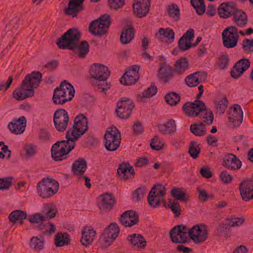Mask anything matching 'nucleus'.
<instances>
[{
  "label": "nucleus",
  "mask_w": 253,
  "mask_h": 253,
  "mask_svg": "<svg viewBox=\"0 0 253 253\" xmlns=\"http://www.w3.org/2000/svg\"><path fill=\"white\" fill-rule=\"evenodd\" d=\"M225 221L227 226L236 227L241 226L245 222V219L242 217H228Z\"/></svg>",
  "instance_id": "47"
},
{
  "label": "nucleus",
  "mask_w": 253,
  "mask_h": 253,
  "mask_svg": "<svg viewBox=\"0 0 253 253\" xmlns=\"http://www.w3.org/2000/svg\"><path fill=\"white\" fill-rule=\"evenodd\" d=\"M242 47L246 52H253V39L243 40L242 42Z\"/></svg>",
  "instance_id": "64"
},
{
  "label": "nucleus",
  "mask_w": 253,
  "mask_h": 253,
  "mask_svg": "<svg viewBox=\"0 0 253 253\" xmlns=\"http://www.w3.org/2000/svg\"><path fill=\"white\" fill-rule=\"evenodd\" d=\"M56 230L55 225L52 222H49L44 224L43 229L42 230V234H48L49 235L53 234Z\"/></svg>",
  "instance_id": "62"
},
{
  "label": "nucleus",
  "mask_w": 253,
  "mask_h": 253,
  "mask_svg": "<svg viewBox=\"0 0 253 253\" xmlns=\"http://www.w3.org/2000/svg\"><path fill=\"white\" fill-rule=\"evenodd\" d=\"M36 137L38 141L41 143L51 142L54 139L53 130L49 127H41L37 130Z\"/></svg>",
  "instance_id": "25"
},
{
  "label": "nucleus",
  "mask_w": 253,
  "mask_h": 253,
  "mask_svg": "<svg viewBox=\"0 0 253 253\" xmlns=\"http://www.w3.org/2000/svg\"><path fill=\"white\" fill-rule=\"evenodd\" d=\"M168 13L174 20H178L180 16V10L177 5L172 4L169 6Z\"/></svg>",
  "instance_id": "60"
},
{
  "label": "nucleus",
  "mask_w": 253,
  "mask_h": 253,
  "mask_svg": "<svg viewBox=\"0 0 253 253\" xmlns=\"http://www.w3.org/2000/svg\"><path fill=\"white\" fill-rule=\"evenodd\" d=\"M42 211L44 213L43 216L45 219H50L54 218L57 213V209L52 203H47L43 204Z\"/></svg>",
  "instance_id": "36"
},
{
  "label": "nucleus",
  "mask_w": 253,
  "mask_h": 253,
  "mask_svg": "<svg viewBox=\"0 0 253 253\" xmlns=\"http://www.w3.org/2000/svg\"><path fill=\"white\" fill-rule=\"evenodd\" d=\"M134 107V103L129 98H122L117 103V108L116 109V112L119 118L127 119L129 117Z\"/></svg>",
  "instance_id": "15"
},
{
  "label": "nucleus",
  "mask_w": 253,
  "mask_h": 253,
  "mask_svg": "<svg viewBox=\"0 0 253 253\" xmlns=\"http://www.w3.org/2000/svg\"><path fill=\"white\" fill-rule=\"evenodd\" d=\"M81 242L84 246L87 247L92 244L96 237V231L91 226H84L81 230Z\"/></svg>",
  "instance_id": "22"
},
{
  "label": "nucleus",
  "mask_w": 253,
  "mask_h": 253,
  "mask_svg": "<svg viewBox=\"0 0 253 253\" xmlns=\"http://www.w3.org/2000/svg\"><path fill=\"white\" fill-rule=\"evenodd\" d=\"M159 36H163L165 38L166 42L171 43L173 42L174 39V33L173 31L169 28H160L158 33L156 34L157 38L160 39Z\"/></svg>",
  "instance_id": "42"
},
{
  "label": "nucleus",
  "mask_w": 253,
  "mask_h": 253,
  "mask_svg": "<svg viewBox=\"0 0 253 253\" xmlns=\"http://www.w3.org/2000/svg\"><path fill=\"white\" fill-rule=\"evenodd\" d=\"M190 1L198 15H202L205 12L204 0H191Z\"/></svg>",
  "instance_id": "49"
},
{
  "label": "nucleus",
  "mask_w": 253,
  "mask_h": 253,
  "mask_svg": "<svg viewBox=\"0 0 253 253\" xmlns=\"http://www.w3.org/2000/svg\"><path fill=\"white\" fill-rule=\"evenodd\" d=\"M228 118L229 122L232 123L235 126H238L241 124L243 119V112L240 105L235 104L229 109Z\"/></svg>",
  "instance_id": "20"
},
{
  "label": "nucleus",
  "mask_w": 253,
  "mask_h": 253,
  "mask_svg": "<svg viewBox=\"0 0 253 253\" xmlns=\"http://www.w3.org/2000/svg\"><path fill=\"white\" fill-rule=\"evenodd\" d=\"M190 130L193 134L197 136H204L207 132V129L203 123L191 125Z\"/></svg>",
  "instance_id": "44"
},
{
  "label": "nucleus",
  "mask_w": 253,
  "mask_h": 253,
  "mask_svg": "<svg viewBox=\"0 0 253 253\" xmlns=\"http://www.w3.org/2000/svg\"><path fill=\"white\" fill-rule=\"evenodd\" d=\"M233 21L237 28H243L247 25V16L244 11L237 8L233 15Z\"/></svg>",
  "instance_id": "33"
},
{
  "label": "nucleus",
  "mask_w": 253,
  "mask_h": 253,
  "mask_svg": "<svg viewBox=\"0 0 253 253\" xmlns=\"http://www.w3.org/2000/svg\"><path fill=\"white\" fill-rule=\"evenodd\" d=\"M222 165L228 169L237 170L241 169L242 163L236 156L229 153L223 157Z\"/></svg>",
  "instance_id": "21"
},
{
  "label": "nucleus",
  "mask_w": 253,
  "mask_h": 253,
  "mask_svg": "<svg viewBox=\"0 0 253 253\" xmlns=\"http://www.w3.org/2000/svg\"><path fill=\"white\" fill-rule=\"evenodd\" d=\"M173 77L171 68L166 64H163L160 68L158 73V79L163 82H169Z\"/></svg>",
  "instance_id": "35"
},
{
  "label": "nucleus",
  "mask_w": 253,
  "mask_h": 253,
  "mask_svg": "<svg viewBox=\"0 0 253 253\" xmlns=\"http://www.w3.org/2000/svg\"><path fill=\"white\" fill-rule=\"evenodd\" d=\"M157 92V87L152 84L147 89L138 94L140 98H149L154 95Z\"/></svg>",
  "instance_id": "53"
},
{
  "label": "nucleus",
  "mask_w": 253,
  "mask_h": 253,
  "mask_svg": "<svg viewBox=\"0 0 253 253\" xmlns=\"http://www.w3.org/2000/svg\"><path fill=\"white\" fill-rule=\"evenodd\" d=\"M72 169L75 174L82 175L86 169V161L82 158L78 159L73 163Z\"/></svg>",
  "instance_id": "40"
},
{
  "label": "nucleus",
  "mask_w": 253,
  "mask_h": 253,
  "mask_svg": "<svg viewBox=\"0 0 253 253\" xmlns=\"http://www.w3.org/2000/svg\"><path fill=\"white\" fill-rule=\"evenodd\" d=\"M165 99L168 104L174 106L180 101V97L179 94L175 92H171L165 96Z\"/></svg>",
  "instance_id": "51"
},
{
  "label": "nucleus",
  "mask_w": 253,
  "mask_h": 253,
  "mask_svg": "<svg viewBox=\"0 0 253 253\" xmlns=\"http://www.w3.org/2000/svg\"><path fill=\"white\" fill-rule=\"evenodd\" d=\"M150 5L145 2H138L134 0L133 10L134 14L138 17H145L148 13Z\"/></svg>",
  "instance_id": "34"
},
{
  "label": "nucleus",
  "mask_w": 253,
  "mask_h": 253,
  "mask_svg": "<svg viewBox=\"0 0 253 253\" xmlns=\"http://www.w3.org/2000/svg\"><path fill=\"white\" fill-rule=\"evenodd\" d=\"M205 109V103L198 99H196L193 102H187L183 106L184 113L192 117L197 116Z\"/></svg>",
  "instance_id": "17"
},
{
  "label": "nucleus",
  "mask_w": 253,
  "mask_h": 253,
  "mask_svg": "<svg viewBox=\"0 0 253 253\" xmlns=\"http://www.w3.org/2000/svg\"><path fill=\"white\" fill-rule=\"evenodd\" d=\"M26 126V118L24 116H21L18 119L10 122L8 125V128L12 133L19 134L24 132Z\"/></svg>",
  "instance_id": "28"
},
{
  "label": "nucleus",
  "mask_w": 253,
  "mask_h": 253,
  "mask_svg": "<svg viewBox=\"0 0 253 253\" xmlns=\"http://www.w3.org/2000/svg\"><path fill=\"white\" fill-rule=\"evenodd\" d=\"M120 228L117 224L111 223L107 227L100 238V242L102 247L107 248L110 246L118 236Z\"/></svg>",
  "instance_id": "12"
},
{
  "label": "nucleus",
  "mask_w": 253,
  "mask_h": 253,
  "mask_svg": "<svg viewBox=\"0 0 253 253\" xmlns=\"http://www.w3.org/2000/svg\"><path fill=\"white\" fill-rule=\"evenodd\" d=\"M12 96L17 101L32 96V73L28 74L22 82L21 85L14 89Z\"/></svg>",
  "instance_id": "9"
},
{
  "label": "nucleus",
  "mask_w": 253,
  "mask_h": 253,
  "mask_svg": "<svg viewBox=\"0 0 253 253\" xmlns=\"http://www.w3.org/2000/svg\"><path fill=\"white\" fill-rule=\"evenodd\" d=\"M172 196L177 200L186 201L187 199L185 193L179 188H173L171 191Z\"/></svg>",
  "instance_id": "56"
},
{
  "label": "nucleus",
  "mask_w": 253,
  "mask_h": 253,
  "mask_svg": "<svg viewBox=\"0 0 253 253\" xmlns=\"http://www.w3.org/2000/svg\"><path fill=\"white\" fill-rule=\"evenodd\" d=\"M134 34L133 28L130 26L124 29L121 35V42L124 44L129 43L134 38Z\"/></svg>",
  "instance_id": "38"
},
{
  "label": "nucleus",
  "mask_w": 253,
  "mask_h": 253,
  "mask_svg": "<svg viewBox=\"0 0 253 253\" xmlns=\"http://www.w3.org/2000/svg\"><path fill=\"white\" fill-rule=\"evenodd\" d=\"M158 130L165 134H169L176 131L175 121L171 119L168 121L167 124L158 125Z\"/></svg>",
  "instance_id": "37"
},
{
  "label": "nucleus",
  "mask_w": 253,
  "mask_h": 253,
  "mask_svg": "<svg viewBox=\"0 0 253 253\" xmlns=\"http://www.w3.org/2000/svg\"><path fill=\"white\" fill-rule=\"evenodd\" d=\"M127 240L129 243L134 248L142 249L146 246V241L140 234H132L127 236Z\"/></svg>",
  "instance_id": "29"
},
{
  "label": "nucleus",
  "mask_w": 253,
  "mask_h": 253,
  "mask_svg": "<svg viewBox=\"0 0 253 253\" xmlns=\"http://www.w3.org/2000/svg\"><path fill=\"white\" fill-rule=\"evenodd\" d=\"M115 203V199L111 193L101 195L98 198L97 205L102 211H110Z\"/></svg>",
  "instance_id": "19"
},
{
  "label": "nucleus",
  "mask_w": 253,
  "mask_h": 253,
  "mask_svg": "<svg viewBox=\"0 0 253 253\" xmlns=\"http://www.w3.org/2000/svg\"><path fill=\"white\" fill-rule=\"evenodd\" d=\"M175 70L179 73H182L188 69V62L186 58H182L176 60L175 64Z\"/></svg>",
  "instance_id": "48"
},
{
  "label": "nucleus",
  "mask_w": 253,
  "mask_h": 253,
  "mask_svg": "<svg viewBox=\"0 0 253 253\" xmlns=\"http://www.w3.org/2000/svg\"><path fill=\"white\" fill-rule=\"evenodd\" d=\"M59 183L55 179L47 177H43L37 185L36 193L42 199L53 197L58 192Z\"/></svg>",
  "instance_id": "2"
},
{
  "label": "nucleus",
  "mask_w": 253,
  "mask_h": 253,
  "mask_svg": "<svg viewBox=\"0 0 253 253\" xmlns=\"http://www.w3.org/2000/svg\"><path fill=\"white\" fill-rule=\"evenodd\" d=\"M164 144V142L163 140L158 136H155L152 138L150 146L153 150H160L163 148Z\"/></svg>",
  "instance_id": "61"
},
{
  "label": "nucleus",
  "mask_w": 253,
  "mask_h": 253,
  "mask_svg": "<svg viewBox=\"0 0 253 253\" xmlns=\"http://www.w3.org/2000/svg\"><path fill=\"white\" fill-rule=\"evenodd\" d=\"M20 156L25 161H28L32 157V144H28L23 146Z\"/></svg>",
  "instance_id": "54"
},
{
  "label": "nucleus",
  "mask_w": 253,
  "mask_h": 253,
  "mask_svg": "<svg viewBox=\"0 0 253 253\" xmlns=\"http://www.w3.org/2000/svg\"><path fill=\"white\" fill-rule=\"evenodd\" d=\"M66 140L58 141L51 149L52 158L55 161H61L67 158V155L75 148L76 142L66 138Z\"/></svg>",
  "instance_id": "3"
},
{
  "label": "nucleus",
  "mask_w": 253,
  "mask_h": 253,
  "mask_svg": "<svg viewBox=\"0 0 253 253\" xmlns=\"http://www.w3.org/2000/svg\"><path fill=\"white\" fill-rule=\"evenodd\" d=\"M42 74L39 71H33V96L34 94V88L38 87L42 81Z\"/></svg>",
  "instance_id": "55"
},
{
  "label": "nucleus",
  "mask_w": 253,
  "mask_h": 253,
  "mask_svg": "<svg viewBox=\"0 0 253 253\" xmlns=\"http://www.w3.org/2000/svg\"><path fill=\"white\" fill-rule=\"evenodd\" d=\"M75 92L74 86L64 81L54 89L52 97L53 102L55 104H64L73 99Z\"/></svg>",
  "instance_id": "1"
},
{
  "label": "nucleus",
  "mask_w": 253,
  "mask_h": 253,
  "mask_svg": "<svg viewBox=\"0 0 253 253\" xmlns=\"http://www.w3.org/2000/svg\"><path fill=\"white\" fill-rule=\"evenodd\" d=\"M237 8L233 4L222 3L218 9V14L221 18H227L233 15Z\"/></svg>",
  "instance_id": "32"
},
{
  "label": "nucleus",
  "mask_w": 253,
  "mask_h": 253,
  "mask_svg": "<svg viewBox=\"0 0 253 253\" xmlns=\"http://www.w3.org/2000/svg\"><path fill=\"white\" fill-rule=\"evenodd\" d=\"M68 240L67 234L58 233L55 237V244L57 247H62L68 244Z\"/></svg>",
  "instance_id": "52"
},
{
  "label": "nucleus",
  "mask_w": 253,
  "mask_h": 253,
  "mask_svg": "<svg viewBox=\"0 0 253 253\" xmlns=\"http://www.w3.org/2000/svg\"><path fill=\"white\" fill-rule=\"evenodd\" d=\"M139 79V76L132 72L126 71L120 79V83L124 85H130L135 84Z\"/></svg>",
  "instance_id": "39"
},
{
  "label": "nucleus",
  "mask_w": 253,
  "mask_h": 253,
  "mask_svg": "<svg viewBox=\"0 0 253 253\" xmlns=\"http://www.w3.org/2000/svg\"><path fill=\"white\" fill-rule=\"evenodd\" d=\"M228 101L226 98H222L214 103L215 113L219 115L223 114L227 108Z\"/></svg>",
  "instance_id": "46"
},
{
  "label": "nucleus",
  "mask_w": 253,
  "mask_h": 253,
  "mask_svg": "<svg viewBox=\"0 0 253 253\" xmlns=\"http://www.w3.org/2000/svg\"><path fill=\"white\" fill-rule=\"evenodd\" d=\"M106 80L107 79H103L100 81H95V82L93 84L97 89L101 92L105 93V91L109 89L111 86L110 84L108 83Z\"/></svg>",
  "instance_id": "57"
},
{
  "label": "nucleus",
  "mask_w": 253,
  "mask_h": 253,
  "mask_svg": "<svg viewBox=\"0 0 253 253\" xmlns=\"http://www.w3.org/2000/svg\"><path fill=\"white\" fill-rule=\"evenodd\" d=\"M33 243L34 244V250L36 252H40L44 247V240L42 237H33Z\"/></svg>",
  "instance_id": "58"
},
{
  "label": "nucleus",
  "mask_w": 253,
  "mask_h": 253,
  "mask_svg": "<svg viewBox=\"0 0 253 253\" xmlns=\"http://www.w3.org/2000/svg\"><path fill=\"white\" fill-rule=\"evenodd\" d=\"M189 228L183 225H178L172 228L169 232V236L172 242L185 243L188 239Z\"/></svg>",
  "instance_id": "14"
},
{
  "label": "nucleus",
  "mask_w": 253,
  "mask_h": 253,
  "mask_svg": "<svg viewBox=\"0 0 253 253\" xmlns=\"http://www.w3.org/2000/svg\"><path fill=\"white\" fill-rule=\"evenodd\" d=\"M147 192V188L142 187L137 189L132 194V199L135 202H138L142 199Z\"/></svg>",
  "instance_id": "59"
},
{
  "label": "nucleus",
  "mask_w": 253,
  "mask_h": 253,
  "mask_svg": "<svg viewBox=\"0 0 253 253\" xmlns=\"http://www.w3.org/2000/svg\"><path fill=\"white\" fill-rule=\"evenodd\" d=\"M168 207L171 210L175 216H179L180 214L181 207L178 203L169 202L168 204Z\"/></svg>",
  "instance_id": "63"
},
{
  "label": "nucleus",
  "mask_w": 253,
  "mask_h": 253,
  "mask_svg": "<svg viewBox=\"0 0 253 253\" xmlns=\"http://www.w3.org/2000/svg\"><path fill=\"white\" fill-rule=\"evenodd\" d=\"M91 77L95 81L107 79L110 76V71L107 67L98 63H94L89 70Z\"/></svg>",
  "instance_id": "18"
},
{
  "label": "nucleus",
  "mask_w": 253,
  "mask_h": 253,
  "mask_svg": "<svg viewBox=\"0 0 253 253\" xmlns=\"http://www.w3.org/2000/svg\"><path fill=\"white\" fill-rule=\"evenodd\" d=\"M110 19L109 15H104L92 21L89 27V32L96 36H101L106 34L110 25Z\"/></svg>",
  "instance_id": "11"
},
{
  "label": "nucleus",
  "mask_w": 253,
  "mask_h": 253,
  "mask_svg": "<svg viewBox=\"0 0 253 253\" xmlns=\"http://www.w3.org/2000/svg\"><path fill=\"white\" fill-rule=\"evenodd\" d=\"M27 217L26 213L21 210L13 211L9 215V220L13 223L19 222L21 224L23 223V220Z\"/></svg>",
  "instance_id": "43"
},
{
  "label": "nucleus",
  "mask_w": 253,
  "mask_h": 253,
  "mask_svg": "<svg viewBox=\"0 0 253 253\" xmlns=\"http://www.w3.org/2000/svg\"><path fill=\"white\" fill-rule=\"evenodd\" d=\"M12 96L17 101L32 96V73L28 74L22 82L21 85L14 89Z\"/></svg>",
  "instance_id": "10"
},
{
  "label": "nucleus",
  "mask_w": 253,
  "mask_h": 253,
  "mask_svg": "<svg viewBox=\"0 0 253 253\" xmlns=\"http://www.w3.org/2000/svg\"><path fill=\"white\" fill-rule=\"evenodd\" d=\"M84 0H69L68 7L65 10L68 15L75 17L83 10V3Z\"/></svg>",
  "instance_id": "30"
},
{
  "label": "nucleus",
  "mask_w": 253,
  "mask_h": 253,
  "mask_svg": "<svg viewBox=\"0 0 253 253\" xmlns=\"http://www.w3.org/2000/svg\"><path fill=\"white\" fill-rule=\"evenodd\" d=\"M206 79L207 74L205 72H196L187 76L185 82L187 86L194 87Z\"/></svg>",
  "instance_id": "27"
},
{
  "label": "nucleus",
  "mask_w": 253,
  "mask_h": 253,
  "mask_svg": "<svg viewBox=\"0 0 253 253\" xmlns=\"http://www.w3.org/2000/svg\"><path fill=\"white\" fill-rule=\"evenodd\" d=\"M138 216L133 211L124 212L120 218L121 223L125 227H131L138 222Z\"/></svg>",
  "instance_id": "24"
},
{
  "label": "nucleus",
  "mask_w": 253,
  "mask_h": 253,
  "mask_svg": "<svg viewBox=\"0 0 253 253\" xmlns=\"http://www.w3.org/2000/svg\"><path fill=\"white\" fill-rule=\"evenodd\" d=\"M88 120L83 114L76 116L74 119L73 127L69 129L66 134V138L76 141L88 130Z\"/></svg>",
  "instance_id": "4"
},
{
  "label": "nucleus",
  "mask_w": 253,
  "mask_h": 253,
  "mask_svg": "<svg viewBox=\"0 0 253 253\" xmlns=\"http://www.w3.org/2000/svg\"><path fill=\"white\" fill-rule=\"evenodd\" d=\"M240 194L243 200L248 201L253 198V180H244L239 187Z\"/></svg>",
  "instance_id": "23"
},
{
  "label": "nucleus",
  "mask_w": 253,
  "mask_h": 253,
  "mask_svg": "<svg viewBox=\"0 0 253 253\" xmlns=\"http://www.w3.org/2000/svg\"><path fill=\"white\" fill-rule=\"evenodd\" d=\"M53 122L55 127L59 131H64L67 128L69 122V115L63 109L57 110L54 114Z\"/></svg>",
  "instance_id": "16"
},
{
  "label": "nucleus",
  "mask_w": 253,
  "mask_h": 253,
  "mask_svg": "<svg viewBox=\"0 0 253 253\" xmlns=\"http://www.w3.org/2000/svg\"><path fill=\"white\" fill-rule=\"evenodd\" d=\"M250 66V62L248 59L244 58L239 60L231 71V76L235 79L239 78Z\"/></svg>",
  "instance_id": "26"
},
{
  "label": "nucleus",
  "mask_w": 253,
  "mask_h": 253,
  "mask_svg": "<svg viewBox=\"0 0 253 253\" xmlns=\"http://www.w3.org/2000/svg\"><path fill=\"white\" fill-rule=\"evenodd\" d=\"M117 173L122 178L127 179L133 177L134 170L129 164L123 163L119 166Z\"/></svg>",
  "instance_id": "31"
},
{
  "label": "nucleus",
  "mask_w": 253,
  "mask_h": 253,
  "mask_svg": "<svg viewBox=\"0 0 253 253\" xmlns=\"http://www.w3.org/2000/svg\"><path fill=\"white\" fill-rule=\"evenodd\" d=\"M243 36H245V33L236 26H230L224 29L222 33V41L223 45L228 48H231L237 45L239 40V34Z\"/></svg>",
  "instance_id": "5"
},
{
  "label": "nucleus",
  "mask_w": 253,
  "mask_h": 253,
  "mask_svg": "<svg viewBox=\"0 0 253 253\" xmlns=\"http://www.w3.org/2000/svg\"><path fill=\"white\" fill-rule=\"evenodd\" d=\"M203 115L202 120L203 124L207 125L212 124L213 121V114L212 111L210 109H205L201 112Z\"/></svg>",
  "instance_id": "50"
},
{
  "label": "nucleus",
  "mask_w": 253,
  "mask_h": 253,
  "mask_svg": "<svg viewBox=\"0 0 253 253\" xmlns=\"http://www.w3.org/2000/svg\"><path fill=\"white\" fill-rule=\"evenodd\" d=\"M166 194V188L161 184L154 185L148 196L149 205L153 208L160 206L164 201V197Z\"/></svg>",
  "instance_id": "13"
},
{
  "label": "nucleus",
  "mask_w": 253,
  "mask_h": 253,
  "mask_svg": "<svg viewBox=\"0 0 253 253\" xmlns=\"http://www.w3.org/2000/svg\"><path fill=\"white\" fill-rule=\"evenodd\" d=\"M121 134L116 127H110L104 135V145L106 149L109 151L116 150L120 145Z\"/></svg>",
  "instance_id": "7"
},
{
  "label": "nucleus",
  "mask_w": 253,
  "mask_h": 253,
  "mask_svg": "<svg viewBox=\"0 0 253 253\" xmlns=\"http://www.w3.org/2000/svg\"><path fill=\"white\" fill-rule=\"evenodd\" d=\"M45 220L43 215L41 213L33 214V229L42 230L43 229V221Z\"/></svg>",
  "instance_id": "45"
},
{
  "label": "nucleus",
  "mask_w": 253,
  "mask_h": 253,
  "mask_svg": "<svg viewBox=\"0 0 253 253\" xmlns=\"http://www.w3.org/2000/svg\"><path fill=\"white\" fill-rule=\"evenodd\" d=\"M72 49L79 57H84L89 51V45L87 42L83 41L81 43L75 45Z\"/></svg>",
  "instance_id": "41"
},
{
  "label": "nucleus",
  "mask_w": 253,
  "mask_h": 253,
  "mask_svg": "<svg viewBox=\"0 0 253 253\" xmlns=\"http://www.w3.org/2000/svg\"><path fill=\"white\" fill-rule=\"evenodd\" d=\"M188 235L194 243L200 245L208 240L209 231L204 224L199 223L189 228Z\"/></svg>",
  "instance_id": "8"
},
{
  "label": "nucleus",
  "mask_w": 253,
  "mask_h": 253,
  "mask_svg": "<svg viewBox=\"0 0 253 253\" xmlns=\"http://www.w3.org/2000/svg\"><path fill=\"white\" fill-rule=\"evenodd\" d=\"M81 38L80 32L76 29H70L59 39L57 44L61 49H72L77 44Z\"/></svg>",
  "instance_id": "6"
}]
</instances>
